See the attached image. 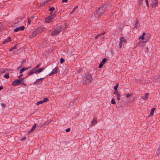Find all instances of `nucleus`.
Masks as SVG:
<instances>
[{"mask_svg":"<svg viewBox=\"0 0 160 160\" xmlns=\"http://www.w3.org/2000/svg\"><path fill=\"white\" fill-rule=\"evenodd\" d=\"M139 23L138 20H136V21L135 24V25L134 27L135 28H137L138 26V24Z\"/></svg>","mask_w":160,"mask_h":160,"instance_id":"a878e982","label":"nucleus"},{"mask_svg":"<svg viewBox=\"0 0 160 160\" xmlns=\"http://www.w3.org/2000/svg\"><path fill=\"white\" fill-rule=\"evenodd\" d=\"M160 152V144L159 145V147L157 150L156 153H158V155L159 153Z\"/></svg>","mask_w":160,"mask_h":160,"instance_id":"2f4dec72","label":"nucleus"},{"mask_svg":"<svg viewBox=\"0 0 160 160\" xmlns=\"http://www.w3.org/2000/svg\"><path fill=\"white\" fill-rule=\"evenodd\" d=\"M55 8L54 7H52L51 8H50L49 9V10L50 12V14H51L52 13V12L54 10Z\"/></svg>","mask_w":160,"mask_h":160,"instance_id":"5701e85b","label":"nucleus"},{"mask_svg":"<svg viewBox=\"0 0 160 160\" xmlns=\"http://www.w3.org/2000/svg\"><path fill=\"white\" fill-rule=\"evenodd\" d=\"M113 94L116 95L117 100L119 101L120 100V95L117 91H115L113 92Z\"/></svg>","mask_w":160,"mask_h":160,"instance_id":"ddd939ff","label":"nucleus"},{"mask_svg":"<svg viewBox=\"0 0 160 160\" xmlns=\"http://www.w3.org/2000/svg\"><path fill=\"white\" fill-rule=\"evenodd\" d=\"M104 12V10L103 6H100L95 11L94 13V16L95 18H98L102 16Z\"/></svg>","mask_w":160,"mask_h":160,"instance_id":"f257e3e1","label":"nucleus"},{"mask_svg":"<svg viewBox=\"0 0 160 160\" xmlns=\"http://www.w3.org/2000/svg\"><path fill=\"white\" fill-rule=\"evenodd\" d=\"M85 80L83 81L84 84L89 85L92 82V76L90 74L86 75L85 77Z\"/></svg>","mask_w":160,"mask_h":160,"instance_id":"f03ea898","label":"nucleus"},{"mask_svg":"<svg viewBox=\"0 0 160 160\" xmlns=\"http://www.w3.org/2000/svg\"><path fill=\"white\" fill-rule=\"evenodd\" d=\"M48 98H46L43 100H42L41 101L37 102L36 104L37 105H39L40 104L44 103L46 102H47L48 101Z\"/></svg>","mask_w":160,"mask_h":160,"instance_id":"0eeeda50","label":"nucleus"},{"mask_svg":"<svg viewBox=\"0 0 160 160\" xmlns=\"http://www.w3.org/2000/svg\"><path fill=\"white\" fill-rule=\"evenodd\" d=\"M21 76H19L18 77V78H20Z\"/></svg>","mask_w":160,"mask_h":160,"instance_id":"09e8293b","label":"nucleus"},{"mask_svg":"<svg viewBox=\"0 0 160 160\" xmlns=\"http://www.w3.org/2000/svg\"><path fill=\"white\" fill-rule=\"evenodd\" d=\"M25 29V27L24 26H21L18 27H17L15 28L14 31L15 32H17L19 31H23Z\"/></svg>","mask_w":160,"mask_h":160,"instance_id":"39448f33","label":"nucleus"},{"mask_svg":"<svg viewBox=\"0 0 160 160\" xmlns=\"http://www.w3.org/2000/svg\"><path fill=\"white\" fill-rule=\"evenodd\" d=\"M45 68H40L36 71L35 72V73L36 74L39 73L43 71L44 70Z\"/></svg>","mask_w":160,"mask_h":160,"instance_id":"4468645a","label":"nucleus"},{"mask_svg":"<svg viewBox=\"0 0 160 160\" xmlns=\"http://www.w3.org/2000/svg\"><path fill=\"white\" fill-rule=\"evenodd\" d=\"M1 105L2 107H5L6 105V104L5 103H1Z\"/></svg>","mask_w":160,"mask_h":160,"instance_id":"a19ab883","label":"nucleus"},{"mask_svg":"<svg viewBox=\"0 0 160 160\" xmlns=\"http://www.w3.org/2000/svg\"><path fill=\"white\" fill-rule=\"evenodd\" d=\"M61 32V28H56L52 32L51 35L53 36L58 35Z\"/></svg>","mask_w":160,"mask_h":160,"instance_id":"20e7f679","label":"nucleus"},{"mask_svg":"<svg viewBox=\"0 0 160 160\" xmlns=\"http://www.w3.org/2000/svg\"><path fill=\"white\" fill-rule=\"evenodd\" d=\"M58 67H56L49 73V76H51L53 74L57 73L58 71Z\"/></svg>","mask_w":160,"mask_h":160,"instance_id":"9d476101","label":"nucleus"},{"mask_svg":"<svg viewBox=\"0 0 160 160\" xmlns=\"http://www.w3.org/2000/svg\"><path fill=\"white\" fill-rule=\"evenodd\" d=\"M44 28H43L40 27L38 28H37L36 29L38 34L40 33L44 30Z\"/></svg>","mask_w":160,"mask_h":160,"instance_id":"f8f14e48","label":"nucleus"},{"mask_svg":"<svg viewBox=\"0 0 160 160\" xmlns=\"http://www.w3.org/2000/svg\"><path fill=\"white\" fill-rule=\"evenodd\" d=\"M52 21V20L49 16L45 18V22L46 23H49L51 22Z\"/></svg>","mask_w":160,"mask_h":160,"instance_id":"2eb2a0df","label":"nucleus"},{"mask_svg":"<svg viewBox=\"0 0 160 160\" xmlns=\"http://www.w3.org/2000/svg\"><path fill=\"white\" fill-rule=\"evenodd\" d=\"M105 32H103L102 33H101L97 35L98 37L101 36V35H103L105 34Z\"/></svg>","mask_w":160,"mask_h":160,"instance_id":"f704fd0d","label":"nucleus"},{"mask_svg":"<svg viewBox=\"0 0 160 160\" xmlns=\"http://www.w3.org/2000/svg\"><path fill=\"white\" fill-rule=\"evenodd\" d=\"M3 87L2 86H0V91L2 89Z\"/></svg>","mask_w":160,"mask_h":160,"instance_id":"de8ad7c7","label":"nucleus"},{"mask_svg":"<svg viewBox=\"0 0 160 160\" xmlns=\"http://www.w3.org/2000/svg\"><path fill=\"white\" fill-rule=\"evenodd\" d=\"M11 40V38L10 37H8L7 38L5 39L3 41V43L5 44L6 43H8Z\"/></svg>","mask_w":160,"mask_h":160,"instance_id":"a211bd4d","label":"nucleus"},{"mask_svg":"<svg viewBox=\"0 0 160 160\" xmlns=\"http://www.w3.org/2000/svg\"><path fill=\"white\" fill-rule=\"evenodd\" d=\"M20 84L24 85L23 78H22L21 79H16L13 81L12 83V86L19 85Z\"/></svg>","mask_w":160,"mask_h":160,"instance_id":"7ed1b4c3","label":"nucleus"},{"mask_svg":"<svg viewBox=\"0 0 160 160\" xmlns=\"http://www.w3.org/2000/svg\"><path fill=\"white\" fill-rule=\"evenodd\" d=\"M144 36H141L139 37V39H141L142 41L144 40Z\"/></svg>","mask_w":160,"mask_h":160,"instance_id":"c9c22d12","label":"nucleus"},{"mask_svg":"<svg viewBox=\"0 0 160 160\" xmlns=\"http://www.w3.org/2000/svg\"><path fill=\"white\" fill-rule=\"evenodd\" d=\"M77 7H78V6H76V7H75L74 8V9H73V11H73H73H74V10H75V9H76V8H77Z\"/></svg>","mask_w":160,"mask_h":160,"instance_id":"c03bdc74","label":"nucleus"},{"mask_svg":"<svg viewBox=\"0 0 160 160\" xmlns=\"http://www.w3.org/2000/svg\"><path fill=\"white\" fill-rule=\"evenodd\" d=\"M31 68V67H28L26 68H22L20 70L19 72L20 73H21L22 72H23L25 70H27L28 69H29V68Z\"/></svg>","mask_w":160,"mask_h":160,"instance_id":"f3484780","label":"nucleus"},{"mask_svg":"<svg viewBox=\"0 0 160 160\" xmlns=\"http://www.w3.org/2000/svg\"><path fill=\"white\" fill-rule=\"evenodd\" d=\"M26 138V137H24L21 140V141H23Z\"/></svg>","mask_w":160,"mask_h":160,"instance_id":"79ce46f5","label":"nucleus"},{"mask_svg":"<svg viewBox=\"0 0 160 160\" xmlns=\"http://www.w3.org/2000/svg\"><path fill=\"white\" fill-rule=\"evenodd\" d=\"M33 19V18L31 17L30 18H28V23L29 24H30L31 23V19Z\"/></svg>","mask_w":160,"mask_h":160,"instance_id":"b1692460","label":"nucleus"},{"mask_svg":"<svg viewBox=\"0 0 160 160\" xmlns=\"http://www.w3.org/2000/svg\"><path fill=\"white\" fill-rule=\"evenodd\" d=\"M145 2H146V4L147 6H148V7H149V3H148V0H145Z\"/></svg>","mask_w":160,"mask_h":160,"instance_id":"4c0bfd02","label":"nucleus"},{"mask_svg":"<svg viewBox=\"0 0 160 160\" xmlns=\"http://www.w3.org/2000/svg\"><path fill=\"white\" fill-rule=\"evenodd\" d=\"M35 71V69L33 68L32 70H31L29 72H28V75H31L33 74L34 72V71Z\"/></svg>","mask_w":160,"mask_h":160,"instance_id":"412c9836","label":"nucleus"},{"mask_svg":"<svg viewBox=\"0 0 160 160\" xmlns=\"http://www.w3.org/2000/svg\"><path fill=\"white\" fill-rule=\"evenodd\" d=\"M3 77L8 79L9 78V76L8 74H5L3 76Z\"/></svg>","mask_w":160,"mask_h":160,"instance_id":"7c9ffc66","label":"nucleus"},{"mask_svg":"<svg viewBox=\"0 0 160 160\" xmlns=\"http://www.w3.org/2000/svg\"><path fill=\"white\" fill-rule=\"evenodd\" d=\"M155 110V108H153L151 109L150 111V115H153L154 113V112Z\"/></svg>","mask_w":160,"mask_h":160,"instance_id":"4be33fe9","label":"nucleus"},{"mask_svg":"<svg viewBox=\"0 0 160 160\" xmlns=\"http://www.w3.org/2000/svg\"><path fill=\"white\" fill-rule=\"evenodd\" d=\"M70 128H68L66 129L65 131L67 132H70Z\"/></svg>","mask_w":160,"mask_h":160,"instance_id":"ea45409f","label":"nucleus"},{"mask_svg":"<svg viewBox=\"0 0 160 160\" xmlns=\"http://www.w3.org/2000/svg\"><path fill=\"white\" fill-rule=\"evenodd\" d=\"M49 17H50V18H51V19L52 20L55 17V15H54V14L52 15H51V16H50Z\"/></svg>","mask_w":160,"mask_h":160,"instance_id":"72a5a7b5","label":"nucleus"},{"mask_svg":"<svg viewBox=\"0 0 160 160\" xmlns=\"http://www.w3.org/2000/svg\"><path fill=\"white\" fill-rule=\"evenodd\" d=\"M43 78H41L37 79L35 82L33 83L34 85H39L42 83V80H43Z\"/></svg>","mask_w":160,"mask_h":160,"instance_id":"423d86ee","label":"nucleus"},{"mask_svg":"<svg viewBox=\"0 0 160 160\" xmlns=\"http://www.w3.org/2000/svg\"><path fill=\"white\" fill-rule=\"evenodd\" d=\"M22 76V74H21V76Z\"/></svg>","mask_w":160,"mask_h":160,"instance_id":"8fccbe9b","label":"nucleus"},{"mask_svg":"<svg viewBox=\"0 0 160 160\" xmlns=\"http://www.w3.org/2000/svg\"><path fill=\"white\" fill-rule=\"evenodd\" d=\"M111 102L113 104H115L116 103V102L114 98H112V99Z\"/></svg>","mask_w":160,"mask_h":160,"instance_id":"473e14b6","label":"nucleus"},{"mask_svg":"<svg viewBox=\"0 0 160 160\" xmlns=\"http://www.w3.org/2000/svg\"><path fill=\"white\" fill-rule=\"evenodd\" d=\"M65 62V60L63 58H61L60 60V62L61 64Z\"/></svg>","mask_w":160,"mask_h":160,"instance_id":"c756f323","label":"nucleus"},{"mask_svg":"<svg viewBox=\"0 0 160 160\" xmlns=\"http://www.w3.org/2000/svg\"><path fill=\"white\" fill-rule=\"evenodd\" d=\"M152 1V8L155 7L157 5L158 3V0H151Z\"/></svg>","mask_w":160,"mask_h":160,"instance_id":"1a4fd4ad","label":"nucleus"},{"mask_svg":"<svg viewBox=\"0 0 160 160\" xmlns=\"http://www.w3.org/2000/svg\"><path fill=\"white\" fill-rule=\"evenodd\" d=\"M38 34V33L35 30L32 32L31 35L29 36V38H32Z\"/></svg>","mask_w":160,"mask_h":160,"instance_id":"6e6552de","label":"nucleus"},{"mask_svg":"<svg viewBox=\"0 0 160 160\" xmlns=\"http://www.w3.org/2000/svg\"><path fill=\"white\" fill-rule=\"evenodd\" d=\"M148 96H149L148 93H146L145 95V97H142V98L144 100H147L148 98Z\"/></svg>","mask_w":160,"mask_h":160,"instance_id":"aec40b11","label":"nucleus"},{"mask_svg":"<svg viewBox=\"0 0 160 160\" xmlns=\"http://www.w3.org/2000/svg\"><path fill=\"white\" fill-rule=\"evenodd\" d=\"M120 42L122 43L123 42L125 43L127 42V40L124 37H121L120 39Z\"/></svg>","mask_w":160,"mask_h":160,"instance_id":"dca6fc26","label":"nucleus"},{"mask_svg":"<svg viewBox=\"0 0 160 160\" xmlns=\"http://www.w3.org/2000/svg\"><path fill=\"white\" fill-rule=\"evenodd\" d=\"M37 127V124H35L32 127V128L31 129H30L29 131H28V132L29 133L31 132L32 131H33Z\"/></svg>","mask_w":160,"mask_h":160,"instance_id":"6ab92c4d","label":"nucleus"},{"mask_svg":"<svg viewBox=\"0 0 160 160\" xmlns=\"http://www.w3.org/2000/svg\"><path fill=\"white\" fill-rule=\"evenodd\" d=\"M103 65L102 64V63L101 62L100 64L99 65L98 68H102Z\"/></svg>","mask_w":160,"mask_h":160,"instance_id":"e433bc0d","label":"nucleus"},{"mask_svg":"<svg viewBox=\"0 0 160 160\" xmlns=\"http://www.w3.org/2000/svg\"><path fill=\"white\" fill-rule=\"evenodd\" d=\"M133 95V94L132 93H130L129 94H127L126 95V97L127 98H128L132 96Z\"/></svg>","mask_w":160,"mask_h":160,"instance_id":"bb28decb","label":"nucleus"},{"mask_svg":"<svg viewBox=\"0 0 160 160\" xmlns=\"http://www.w3.org/2000/svg\"><path fill=\"white\" fill-rule=\"evenodd\" d=\"M98 37L97 35V36L95 37V39H97L98 38Z\"/></svg>","mask_w":160,"mask_h":160,"instance_id":"49530a36","label":"nucleus"},{"mask_svg":"<svg viewBox=\"0 0 160 160\" xmlns=\"http://www.w3.org/2000/svg\"><path fill=\"white\" fill-rule=\"evenodd\" d=\"M68 1V0H62V2H67Z\"/></svg>","mask_w":160,"mask_h":160,"instance_id":"37998d69","label":"nucleus"},{"mask_svg":"<svg viewBox=\"0 0 160 160\" xmlns=\"http://www.w3.org/2000/svg\"><path fill=\"white\" fill-rule=\"evenodd\" d=\"M122 43L119 42V46L120 48H121L122 47Z\"/></svg>","mask_w":160,"mask_h":160,"instance_id":"58836bf2","label":"nucleus"},{"mask_svg":"<svg viewBox=\"0 0 160 160\" xmlns=\"http://www.w3.org/2000/svg\"><path fill=\"white\" fill-rule=\"evenodd\" d=\"M118 86V83H117L116 86L114 87V89L115 91H117V88Z\"/></svg>","mask_w":160,"mask_h":160,"instance_id":"c85d7f7f","label":"nucleus"},{"mask_svg":"<svg viewBox=\"0 0 160 160\" xmlns=\"http://www.w3.org/2000/svg\"><path fill=\"white\" fill-rule=\"evenodd\" d=\"M107 60V59L106 58H104L102 59L101 62L102 63L103 65H104L105 64V63L106 62Z\"/></svg>","mask_w":160,"mask_h":160,"instance_id":"393cba45","label":"nucleus"},{"mask_svg":"<svg viewBox=\"0 0 160 160\" xmlns=\"http://www.w3.org/2000/svg\"><path fill=\"white\" fill-rule=\"evenodd\" d=\"M41 63H39L38 64L36 67L34 68H33L35 69V70H36L41 65Z\"/></svg>","mask_w":160,"mask_h":160,"instance_id":"cd10ccee","label":"nucleus"},{"mask_svg":"<svg viewBox=\"0 0 160 160\" xmlns=\"http://www.w3.org/2000/svg\"><path fill=\"white\" fill-rule=\"evenodd\" d=\"M146 34V33L145 32H143V33H142V36H144L145 34Z\"/></svg>","mask_w":160,"mask_h":160,"instance_id":"a18cd8bd","label":"nucleus"},{"mask_svg":"<svg viewBox=\"0 0 160 160\" xmlns=\"http://www.w3.org/2000/svg\"><path fill=\"white\" fill-rule=\"evenodd\" d=\"M97 121L96 118L94 117L91 122V126H93L97 123Z\"/></svg>","mask_w":160,"mask_h":160,"instance_id":"9b49d317","label":"nucleus"}]
</instances>
